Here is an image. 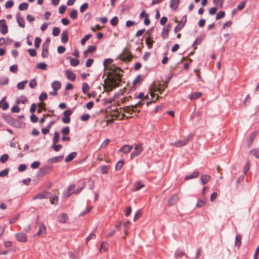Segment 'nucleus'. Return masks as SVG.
I'll use <instances>...</instances> for the list:
<instances>
[{
    "label": "nucleus",
    "instance_id": "obj_1",
    "mask_svg": "<svg viewBox=\"0 0 259 259\" xmlns=\"http://www.w3.org/2000/svg\"><path fill=\"white\" fill-rule=\"evenodd\" d=\"M122 75L116 73L115 76L110 81L109 86L111 89L116 88L119 85V82L121 81Z\"/></svg>",
    "mask_w": 259,
    "mask_h": 259
},
{
    "label": "nucleus",
    "instance_id": "obj_2",
    "mask_svg": "<svg viewBox=\"0 0 259 259\" xmlns=\"http://www.w3.org/2000/svg\"><path fill=\"white\" fill-rule=\"evenodd\" d=\"M51 192H48L46 190H44L40 193L33 196L32 197V200H35L36 199H48L49 198L51 197Z\"/></svg>",
    "mask_w": 259,
    "mask_h": 259
},
{
    "label": "nucleus",
    "instance_id": "obj_3",
    "mask_svg": "<svg viewBox=\"0 0 259 259\" xmlns=\"http://www.w3.org/2000/svg\"><path fill=\"white\" fill-rule=\"evenodd\" d=\"M38 230L34 235L36 236L45 237L47 233V228L45 224L42 223H39L38 224Z\"/></svg>",
    "mask_w": 259,
    "mask_h": 259
},
{
    "label": "nucleus",
    "instance_id": "obj_4",
    "mask_svg": "<svg viewBox=\"0 0 259 259\" xmlns=\"http://www.w3.org/2000/svg\"><path fill=\"white\" fill-rule=\"evenodd\" d=\"M143 151V148L142 147V145L141 144L136 145L134 148V151L132 152L131 154V158L133 159L135 157L140 155L142 153Z\"/></svg>",
    "mask_w": 259,
    "mask_h": 259
},
{
    "label": "nucleus",
    "instance_id": "obj_5",
    "mask_svg": "<svg viewBox=\"0 0 259 259\" xmlns=\"http://www.w3.org/2000/svg\"><path fill=\"white\" fill-rule=\"evenodd\" d=\"M179 196L178 194H174L170 196L167 201V206L170 207L176 204L179 200Z\"/></svg>",
    "mask_w": 259,
    "mask_h": 259
},
{
    "label": "nucleus",
    "instance_id": "obj_6",
    "mask_svg": "<svg viewBox=\"0 0 259 259\" xmlns=\"http://www.w3.org/2000/svg\"><path fill=\"white\" fill-rule=\"evenodd\" d=\"M52 167L51 166L46 165L40 168L38 172V176L41 177H44L45 175L50 172Z\"/></svg>",
    "mask_w": 259,
    "mask_h": 259
},
{
    "label": "nucleus",
    "instance_id": "obj_7",
    "mask_svg": "<svg viewBox=\"0 0 259 259\" xmlns=\"http://www.w3.org/2000/svg\"><path fill=\"white\" fill-rule=\"evenodd\" d=\"M16 240L21 242H26L27 241L26 235L23 232L17 233L15 235Z\"/></svg>",
    "mask_w": 259,
    "mask_h": 259
},
{
    "label": "nucleus",
    "instance_id": "obj_8",
    "mask_svg": "<svg viewBox=\"0 0 259 259\" xmlns=\"http://www.w3.org/2000/svg\"><path fill=\"white\" fill-rule=\"evenodd\" d=\"M72 112L70 110H65L63 112L64 117L62 118V121L64 123H69L70 121V116Z\"/></svg>",
    "mask_w": 259,
    "mask_h": 259
},
{
    "label": "nucleus",
    "instance_id": "obj_9",
    "mask_svg": "<svg viewBox=\"0 0 259 259\" xmlns=\"http://www.w3.org/2000/svg\"><path fill=\"white\" fill-rule=\"evenodd\" d=\"M0 30L3 34H6L8 32V26L5 19L0 20Z\"/></svg>",
    "mask_w": 259,
    "mask_h": 259
},
{
    "label": "nucleus",
    "instance_id": "obj_10",
    "mask_svg": "<svg viewBox=\"0 0 259 259\" xmlns=\"http://www.w3.org/2000/svg\"><path fill=\"white\" fill-rule=\"evenodd\" d=\"M189 141V138H186L183 140H179L175 143H171V145L175 146L177 147H181L187 144Z\"/></svg>",
    "mask_w": 259,
    "mask_h": 259
},
{
    "label": "nucleus",
    "instance_id": "obj_11",
    "mask_svg": "<svg viewBox=\"0 0 259 259\" xmlns=\"http://www.w3.org/2000/svg\"><path fill=\"white\" fill-rule=\"evenodd\" d=\"M65 74L67 78L71 81H74L76 79V74L71 70H66L65 71Z\"/></svg>",
    "mask_w": 259,
    "mask_h": 259
},
{
    "label": "nucleus",
    "instance_id": "obj_12",
    "mask_svg": "<svg viewBox=\"0 0 259 259\" xmlns=\"http://www.w3.org/2000/svg\"><path fill=\"white\" fill-rule=\"evenodd\" d=\"M133 148V146L132 145H125L123 146L119 150V151L122 152L124 154H127L129 153L132 149Z\"/></svg>",
    "mask_w": 259,
    "mask_h": 259
},
{
    "label": "nucleus",
    "instance_id": "obj_13",
    "mask_svg": "<svg viewBox=\"0 0 259 259\" xmlns=\"http://www.w3.org/2000/svg\"><path fill=\"white\" fill-rule=\"evenodd\" d=\"M68 32L67 30H64L61 34V41L63 43L66 44L68 41Z\"/></svg>",
    "mask_w": 259,
    "mask_h": 259
},
{
    "label": "nucleus",
    "instance_id": "obj_14",
    "mask_svg": "<svg viewBox=\"0 0 259 259\" xmlns=\"http://www.w3.org/2000/svg\"><path fill=\"white\" fill-rule=\"evenodd\" d=\"M51 86L54 91H57L61 87V83L59 81H54L52 84Z\"/></svg>",
    "mask_w": 259,
    "mask_h": 259
},
{
    "label": "nucleus",
    "instance_id": "obj_15",
    "mask_svg": "<svg viewBox=\"0 0 259 259\" xmlns=\"http://www.w3.org/2000/svg\"><path fill=\"white\" fill-rule=\"evenodd\" d=\"M51 203L52 204L56 205L58 203L59 196L58 194H54V195H51V197L49 198Z\"/></svg>",
    "mask_w": 259,
    "mask_h": 259
},
{
    "label": "nucleus",
    "instance_id": "obj_16",
    "mask_svg": "<svg viewBox=\"0 0 259 259\" xmlns=\"http://www.w3.org/2000/svg\"><path fill=\"white\" fill-rule=\"evenodd\" d=\"M180 0H170V7L172 10H176L179 6Z\"/></svg>",
    "mask_w": 259,
    "mask_h": 259
},
{
    "label": "nucleus",
    "instance_id": "obj_17",
    "mask_svg": "<svg viewBox=\"0 0 259 259\" xmlns=\"http://www.w3.org/2000/svg\"><path fill=\"white\" fill-rule=\"evenodd\" d=\"M144 187H145L144 184H142L140 181H137V182H136L133 190V191H137L140 190L141 188H142Z\"/></svg>",
    "mask_w": 259,
    "mask_h": 259
},
{
    "label": "nucleus",
    "instance_id": "obj_18",
    "mask_svg": "<svg viewBox=\"0 0 259 259\" xmlns=\"http://www.w3.org/2000/svg\"><path fill=\"white\" fill-rule=\"evenodd\" d=\"M75 186L74 185H71L69 186H68L67 190V192L66 194V196L67 198H68L70 197L71 194L73 193V191H74Z\"/></svg>",
    "mask_w": 259,
    "mask_h": 259
},
{
    "label": "nucleus",
    "instance_id": "obj_19",
    "mask_svg": "<svg viewBox=\"0 0 259 259\" xmlns=\"http://www.w3.org/2000/svg\"><path fill=\"white\" fill-rule=\"evenodd\" d=\"M77 155V153L75 152H73L70 153L68 155V156L65 158V161L66 162H68L72 161Z\"/></svg>",
    "mask_w": 259,
    "mask_h": 259
},
{
    "label": "nucleus",
    "instance_id": "obj_20",
    "mask_svg": "<svg viewBox=\"0 0 259 259\" xmlns=\"http://www.w3.org/2000/svg\"><path fill=\"white\" fill-rule=\"evenodd\" d=\"M63 159V156H59L50 158L48 161L51 163H55L61 161Z\"/></svg>",
    "mask_w": 259,
    "mask_h": 259
},
{
    "label": "nucleus",
    "instance_id": "obj_21",
    "mask_svg": "<svg viewBox=\"0 0 259 259\" xmlns=\"http://www.w3.org/2000/svg\"><path fill=\"white\" fill-rule=\"evenodd\" d=\"M146 44L147 46L149 49H151L153 47V44L154 42L153 40V38L151 36H149L147 38H146Z\"/></svg>",
    "mask_w": 259,
    "mask_h": 259
},
{
    "label": "nucleus",
    "instance_id": "obj_22",
    "mask_svg": "<svg viewBox=\"0 0 259 259\" xmlns=\"http://www.w3.org/2000/svg\"><path fill=\"white\" fill-rule=\"evenodd\" d=\"M19 13H18L17 14V21L18 23V25L21 27L24 28L25 27V21L23 18L20 17L19 16Z\"/></svg>",
    "mask_w": 259,
    "mask_h": 259
},
{
    "label": "nucleus",
    "instance_id": "obj_23",
    "mask_svg": "<svg viewBox=\"0 0 259 259\" xmlns=\"http://www.w3.org/2000/svg\"><path fill=\"white\" fill-rule=\"evenodd\" d=\"M186 253L185 252L179 249H178L175 253V256L176 259H179L182 258L183 256L185 255Z\"/></svg>",
    "mask_w": 259,
    "mask_h": 259
},
{
    "label": "nucleus",
    "instance_id": "obj_24",
    "mask_svg": "<svg viewBox=\"0 0 259 259\" xmlns=\"http://www.w3.org/2000/svg\"><path fill=\"white\" fill-rule=\"evenodd\" d=\"M49 55V48L42 46L41 56L44 58H48Z\"/></svg>",
    "mask_w": 259,
    "mask_h": 259
},
{
    "label": "nucleus",
    "instance_id": "obj_25",
    "mask_svg": "<svg viewBox=\"0 0 259 259\" xmlns=\"http://www.w3.org/2000/svg\"><path fill=\"white\" fill-rule=\"evenodd\" d=\"M67 59H70V64L72 66H76L79 63V61L76 58H73L69 57Z\"/></svg>",
    "mask_w": 259,
    "mask_h": 259
},
{
    "label": "nucleus",
    "instance_id": "obj_26",
    "mask_svg": "<svg viewBox=\"0 0 259 259\" xmlns=\"http://www.w3.org/2000/svg\"><path fill=\"white\" fill-rule=\"evenodd\" d=\"M130 224L131 222L129 221H126L123 223V226L124 230V234H125V236L128 234V231L129 229L128 226Z\"/></svg>",
    "mask_w": 259,
    "mask_h": 259
},
{
    "label": "nucleus",
    "instance_id": "obj_27",
    "mask_svg": "<svg viewBox=\"0 0 259 259\" xmlns=\"http://www.w3.org/2000/svg\"><path fill=\"white\" fill-rule=\"evenodd\" d=\"M3 117L9 124H11L13 122L14 119L10 115L4 114L3 115Z\"/></svg>",
    "mask_w": 259,
    "mask_h": 259
},
{
    "label": "nucleus",
    "instance_id": "obj_28",
    "mask_svg": "<svg viewBox=\"0 0 259 259\" xmlns=\"http://www.w3.org/2000/svg\"><path fill=\"white\" fill-rule=\"evenodd\" d=\"M241 239L242 236L240 234H238L236 235L235 238V244L238 247H240L241 245Z\"/></svg>",
    "mask_w": 259,
    "mask_h": 259
},
{
    "label": "nucleus",
    "instance_id": "obj_29",
    "mask_svg": "<svg viewBox=\"0 0 259 259\" xmlns=\"http://www.w3.org/2000/svg\"><path fill=\"white\" fill-rule=\"evenodd\" d=\"M202 95V93L200 92H195L190 95V99L191 100H196Z\"/></svg>",
    "mask_w": 259,
    "mask_h": 259
},
{
    "label": "nucleus",
    "instance_id": "obj_30",
    "mask_svg": "<svg viewBox=\"0 0 259 259\" xmlns=\"http://www.w3.org/2000/svg\"><path fill=\"white\" fill-rule=\"evenodd\" d=\"M9 81V78L5 76H0V84H8Z\"/></svg>",
    "mask_w": 259,
    "mask_h": 259
},
{
    "label": "nucleus",
    "instance_id": "obj_31",
    "mask_svg": "<svg viewBox=\"0 0 259 259\" xmlns=\"http://www.w3.org/2000/svg\"><path fill=\"white\" fill-rule=\"evenodd\" d=\"M68 220V218L66 213H62L61 214V218L59 220V222L61 223H66Z\"/></svg>",
    "mask_w": 259,
    "mask_h": 259
},
{
    "label": "nucleus",
    "instance_id": "obj_32",
    "mask_svg": "<svg viewBox=\"0 0 259 259\" xmlns=\"http://www.w3.org/2000/svg\"><path fill=\"white\" fill-rule=\"evenodd\" d=\"M250 154L255 157L256 158L259 159V148L253 149L250 151Z\"/></svg>",
    "mask_w": 259,
    "mask_h": 259
},
{
    "label": "nucleus",
    "instance_id": "obj_33",
    "mask_svg": "<svg viewBox=\"0 0 259 259\" xmlns=\"http://www.w3.org/2000/svg\"><path fill=\"white\" fill-rule=\"evenodd\" d=\"M90 87L88 83L83 82L82 85V92L83 94H87V93L89 91Z\"/></svg>",
    "mask_w": 259,
    "mask_h": 259
},
{
    "label": "nucleus",
    "instance_id": "obj_34",
    "mask_svg": "<svg viewBox=\"0 0 259 259\" xmlns=\"http://www.w3.org/2000/svg\"><path fill=\"white\" fill-rule=\"evenodd\" d=\"M27 83V80H25L24 81H22L21 82H19L17 85V87L18 90H22L24 89L25 85Z\"/></svg>",
    "mask_w": 259,
    "mask_h": 259
},
{
    "label": "nucleus",
    "instance_id": "obj_35",
    "mask_svg": "<svg viewBox=\"0 0 259 259\" xmlns=\"http://www.w3.org/2000/svg\"><path fill=\"white\" fill-rule=\"evenodd\" d=\"M224 1L225 0H213V3L220 8H222Z\"/></svg>",
    "mask_w": 259,
    "mask_h": 259
},
{
    "label": "nucleus",
    "instance_id": "obj_36",
    "mask_svg": "<svg viewBox=\"0 0 259 259\" xmlns=\"http://www.w3.org/2000/svg\"><path fill=\"white\" fill-rule=\"evenodd\" d=\"M69 16L72 19H76L77 17V11L72 10L69 13Z\"/></svg>",
    "mask_w": 259,
    "mask_h": 259
},
{
    "label": "nucleus",
    "instance_id": "obj_37",
    "mask_svg": "<svg viewBox=\"0 0 259 259\" xmlns=\"http://www.w3.org/2000/svg\"><path fill=\"white\" fill-rule=\"evenodd\" d=\"M59 137H60L59 133L58 132H55L54 133V138H53V144H57L59 140Z\"/></svg>",
    "mask_w": 259,
    "mask_h": 259
},
{
    "label": "nucleus",
    "instance_id": "obj_38",
    "mask_svg": "<svg viewBox=\"0 0 259 259\" xmlns=\"http://www.w3.org/2000/svg\"><path fill=\"white\" fill-rule=\"evenodd\" d=\"M70 128L68 126H65L61 130V133L63 136H67L69 134Z\"/></svg>",
    "mask_w": 259,
    "mask_h": 259
},
{
    "label": "nucleus",
    "instance_id": "obj_39",
    "mask_svg": "<svg viewBox=\"0 0 259 259\" xmlns=\"http://www.w3.org/2000/svg\"><path fill=\"white\" fill-rule=\"evenodd\" d=\"M199 177V172L197 171H195L192 174L186 176L185 178H195Z\"/></svg>",
    "mask_w": 259,
    "mask_h": 259
},
{
    "label": "nucleus",
    "instance_id": "obj_40",
    "mask_svg": "<svg viewBox=\"0 0 259 259\" xmlns=\"http://www.w3.org/2000/svg\"><path fill=\"white\" fill-rule=\"evenodd\" d=\"M28 6V4L26 2H24L19 5L18 8L20 11H23L26 10Z\"/></svg>",
    "mask_w": 259,
    "mask_h": 259
},
{
    "label": "nucleus",
    "instance_id": "obj_41",
    "mask_svg": "<svg viewBox=\"0 0 259 259\" xmlns=\"http://www.w3.org/2000/svg\"><path fill=\"white\" fill-rule=\"evenodd\" d=\"M47 67V65L44 62L39 63L37 64V68L41 70H46Z\"/></svg>",
    "mask_w": 259,
    "mask_h": 259
},
{
    "label": "nucleus",
    "instance_id": "obj_42",
    "mask_svg": "<svg viewBox=\"0 0 259 259\" xmlns=\"http://www.w3.org/2000/svg\"><path fill=\"white\" fill-rule=\"evenodd\" d=\"M124 164V161L123 160H119L117 162L115 165V169L116 170H120Z\"/></svg>",
    "mask_w": 259,
    "mask_h": 259
},
{
    "label": "nucleus",
    "instance_id": "obj_43",
    "mask_svg": "<svg viewBox=\"0 0 259 259\" xmlns=\"http://www.w3.org/2000/svg\"><path fill=\"white\" fill-rule=\"evenodd\" d=\"M9 155L7 154H4L0 157V162L2 163H5L9 159Z\"/></svg>",
    "mask_w": 259,
    "mask_h": 259
},
{
    "label": "nucleus",
    "instance_id": "obj_44",
    "mask_svg": "<svg viewBox=\"0 0 259 259\" xmlns=\"http://www.w3.org/2000/svg\"><path fill=\"white\" fill-rule=\"evenodd\" d=\"M96 49L97 47L95 46L90 45L88 46L86 52H89V53H93L96 50Z\"/></svg>",
    "mask_w": 259,
    "mask_h": 259
},
{
    "label": "nucleus",
    "instance_id": "obj_45",
    "mask_svg": "<svg viewBox=\"0 0 259 259\" xmlns=\"http://www.w3.org/2000/svg\"><path fill=\"white\" fill-rule=\"evenodd\" d=\"M91 36L92 35L90 34H88L84 36L81 40V44L83 46L85 44V42L87 40H88L91 38Z\"/></svg>",
    "mask_w": 259,
    "mask_h": 259
},
{
    "label": "nucleus",
    "instance_id": "obj_46",
    "mask_svg": "<svg viewBox=\"0 0 259 259\" xmlns=\"http://www.w3.org/2000/svg\"><path fill=\"white\" fill-rule=\"evenodd\" d=\"M60 33V29L59 27H54L53 28L52 34L54 36H57L59 35Z\"/></svg>",
    "mask_w": 259,
    "mask_h": 259
},
{
    "label": "nucleus",
    "instance_id": "obj_47",
    "mask_svg": "<svg viewBox=\"0 0 259 259\" xmlns=\"http://www.w3.org/2000/svg\"><path fill=\"white\" fill-rule=\"evenodd\" d=\"M206 204V201L205 200H198L197 204L196 206L198 207H203Z\"/></svg>",
    "mask_w": 259,
    "mask_h": 259
},
{
    "label": "nucleus",
    "instance_id": "obj_48",
    "mask_svg": "<svg viewBox=\"0 0 259 259\" xmlns=\"http://www.w3.org/2000/svg\"><path fill=\"white\" fill-rule=\"evenodd\" d=\"M41 39L39 37H36L34 39V46L37 49L39 47L40 44L41 42Z\"/></svg>",
    "mask_w": 259,
    "mask_h": 259
},
{
    "label": "nucleus",
    "instance_id": "obj_49",
    "mask_svg": "<svg viewBox=\"0 0 259 259\" xmlns=\"http://www.w3.org/2000/svg\"><path fill=\"white\" fill-rule=\"evenodd\" d=\"M118 22V18L117 16H115L112 18L110 21L111 25L113 26H115L117 25Z\"/></svg>",
    "mask_w": 259,
    "mask_h": 259
},
{
    "label": "nucleus",
    "instance_id": "obj_50",
    "mask_svg": "<svg viewBox=\"0 0 259 259\" xmlns=\"http://www.w3.org/2000/svg\"><path fill=\"white\" fill-rule=\"evenodd\" d=\"M109 166L108 165H103L100 167V170L103 174H107L108 171Z\"/></svg>",
    "mask_w": 259,
    "mask_h": 259
},
{
    "label": "nucleus",
    "instance_id": "obj_51",
    "mask_svg": "<svg viewBox=\"0 0 259 259\" xmlns=\"http://www.w3.org/2000/svg\"><path fill=\"white\" fill-rule=\"evenodd\" d=\"M245 4H246V1L244 0V1H242L237 6V10H238L239 11H241V10H243L244 8V7H245Z\"/></svg>",
    "mask_w": 259,
    "mask_h": 259
},
{
    "label": "nucleus",
    "instance_id": "obj_52",
    "mask_svg": "<svg viewBox=\"0 0 259 259\" xmlns=\"http://www.w3.org/2000/svg\"><path fill=\"white\" fill-rule=\"evenodd\" d=\"M95 238L96 234L93 232H91L86 238V243L87 244L90 240L95 239Z\"/></svg>",
    "mask_w": 259,
    "mask_h": 259
},
{
    "label": "nucleus",
    "instance_id": "obj_53",
    "mask_svg": "<svg viewBox=\"0 0 259 259\" xmlns=\"http://www.w3.org/2000/svg\"><path fill=\"white\" fill-rule=\"evenodd\" d=\"M37 85V82L35 79H31L29 83V86L31 89H34Z\"/></svg>",
    "mask_w": 259,
    "mask_h": 259
},
{
    "label": "nucleus",
    "instance_id": "obj_54",
    "mask_svg": "<svg viewBox=\"0 0 259 259\" xmlns=\"http://www.w3.org/2000/svg\"><path fill=\"white\" fill-rule=\"evenodd\" d=\"M225 12L223 11H221L219 12L218 13V14H217L215 19L219 20L221 18H222L225 17Z\"/></svg>",
    "mask_w": 259,
    "mask_h": 259
},
{
    "label": "nucleus",
    "instance_id": "obj_55",
    "mask_svg": "<svg viewBox=\"0 0 259 259\" xmlns=\"http://www.w3.org/2000/svg\"><path fill=\"white\" fill-rule=\"evenodd\" d=\"M142 211L141 210H138L136 213L135 214L134 218V221H136L139 218H140L142 215Z\"/></svg>",
    "mask_w": 259,
    "mask_h": 259
},
{
    "label": "nucleus",
    "instance_id": "obj_56",
    "mask_svg": "<svg viewBox=\"0 0 259 259\" xmlns=\"http://www.w3.org/2000/svg\"><path fill=\"white\" fill-rule=\"evenodd\" d=\"M9 168H6L0 171V177H7L9 171Z\"/></svg>",
    "mask_w": 259,
    "mask_h": 259
},
{
    "label": "nucleus",
    "instance_id": "obj_57",
    "mask_svg": "<svg viewBox=\"0 0 259 259\" xmlns=\"http://www.w3.org/2000/svg\"><path fill=\"white\" fill-rule=\"evenodd\" d=\"M26 102H27V99L24 96H21L17 101V103L18 104L20 103L22 104H25Z\"/></svg>",
    "mask_w": 259,
    "mask_h": 259
},
{
    "label": "nucleus",
    "instance_id": "obj_58",
    "mask_svg": "<svg viewBox=\"0 0 259 259\" xmlns=\"http://www.w3.org/2000/svg\"><path fill=\"white\" fill-rule=\"evenodd\" d=\"M88 4L87 3H85L82 4L80 7V12L81 13L84 12L88 8Z\"/></svg>",
    "mask_w": 259,
    "mask_h": 259
},
{
    "label": "nucleus",
    "instance_id": "obj_59",
    "mask_svg": "<svg viewBox=\"0 0 259 259\" xmlns=\"http://www.w3.org/2000/svg\"><path fill=\"white\" fill-rule=\"evenodd\" d=\"M14 5V2L12 0L8 1L5 4V7L6 9L11 8Z\"/></svg>",
    "mask_w": 259,
    "mask_h": 259
},
{
    "label": "nucleus",
    "instance_id": "obj_60",
    "mask_svg": "<svg viewBox=\"0 0 259 259\" xmlns=\"http://www.w3.org/2000/svg\"><path fill=\"white\" fill-rule=\"evenodd\" d=\"M10 70L11 72L16 73L18 71V66L16 64L12 65L10 67Z\"/></svg>",
    "mask_w": 259,
    "mask_h": 259
},
{
    "label": "nucleus",
    "instance_id": "obj_61",
    "mask_svg": "<svg viewBox=\"0 0 259 259\" xmlns=\"http://www.w3.org/2000/svg\"><path fill=\"white\" fill-rule=\"evenodd\" d=\"M90 117V115L89 114H84L80 116V119L83 121H88Z\"/></svg>",
    "mask_w": 259,
    "mask_h": 259
},
{
    "label": "nucleus",
    "instance_id": "obj_62",
    "mask_svg": "<svg viewBox=\"0 0 259 259\" xmlns=\"http://www.w3.org/2000/svg\"><path fill=\"white\" fill-rule=\"evenodd\" d=\"M133 58V56L131 54L128 53L123 55V59L125 60L131 61Z\"/></svg>",
    "mask_w": 259,
    "mask_h": 259
},
{
    "label": "nucleus",
    "instance_id": "obj_63",
    "mask_svg": "<svg viewBox=\"0 0 259 259\" xmlns=\"http://www.w3.org/2000/svg\"><path fill=\"white\" fill-rule=\"evenodd\" d=\"M48 97L47 94L45 92H42L41 93V94L39 96V100L40 101H44L46 99H47Z\"/></svg>",
    "mask_w": 259,
    "mask_h": 259
},
{
    "label": "nucleus",
    "instance_id": "obj_64",
    "mask_svg": "<svg viewBox=\"0 0 259 259\" xmlns=\"http://www.w3.org/2000/svg\"><path fill=\"white\" fill-rule=\"evenodd\" d=\"M132 207L131 206H127L126 207V210L124 211V213H125V215L126 217H128L131 212H132Z\"/></svg>",
    "mask_w": 259,
    "mask_h": 259
}]
</instances>
